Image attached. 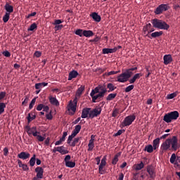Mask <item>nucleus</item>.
<instances>
[{
  "label": "nucleus",
  "instance_id": "1",
  "mask_svg": "<svg viewBox=\"0 0 180 180\" xmlns=\"http://www.w3.org/2000/svg\"><path fill=\"white\" fill-rule=\"evenodd\" d=\"M162 151H178L180 149V143L178 142V137L173 136L164 141L160 146Z\"/></svg>",
  "mask_w": 180,
  "mask_h": 180
},
{
  "label": "nucleus",
  "instance_id": "31",
  "mask_svg": "<svg viewBox=\"0 0 180 180\" xmlns=\"http://www.w3.org/2000/svg\"><path fill=\"white\" fill-rule=\"evenodd\" d=\"M27 124H30V122L36 119V115H33L32 113H29L28 116L27 117Z\"/></svg>",
  "mask_w": 180,
  "mask_h": 180
},
{
  "label": "nucleus",
  "instance_id": "37",
  "mask_svg": "<svg viewBox=\"0 0 180 180\" xmlns=\"http://www.w3.org/2000/svg\"><path fill=\"white\" fill-rule=\"evenodd\" d=\"M116 96H117V94H116V93L110 94L107 96L106 101H113V99H115V98H116Z\"/></svg>",
  "mask_w": 180,
  "mask_h": 180
},
{
  "label": "nucleus",
  "instance_id": "9",
  "mask_svg": "<svg viewBox=\"0 0 180 180\" xmlns=\"http://www.w3.org/2000/svg\"><path fill=\"white\" fill-rule=\"evenodd\" d=\"M37 173L36 176L33 178V180L43 179V174H44V169L41 167H37L35 169Z\"/></svg>",
  "mask_w": 180,
  "mask_h": 180
},
{
  "label": "nucleus",
  "instance_id": "18",
  "mask_svg": "<svg viewBox=\"0 0 180 180\" xmlns=\"http://www.w3.org/2000/svg\"><path fill=\"white\" fill-rule=\"evenodd\" d=\"M4 8L6 11V13H9V15H11V13L13 12V6H11L9 3H6V5L4 6Z\"/></svg>",
  "mask_w": 180,
  "mask_h": 180
},
{
  "label": "nucleus",
  "instance_id": "30",
  "mask_svg": "<svg viewBox=\"0 0 180 180\" xmlns=\"http://www.w3.org/2000/svg\"><path fill=\"white\" fill-rule=\"evenodd\" d=\"M160 36H162V31L155 32L150 34L151 39H155L157 37H160Z\"/></svg>",
  "mask_w": 180,
  "mask_h": 180
},
{
  "label": "nucleus",
  "instance_id": "50",
  "mask_svg": "<svg viewBox=\"0 0 180 180\" xmlns=\"http://www.w3.org/2000/svg\"><path fill=\"white\" fill-rule=\"evenodd\" d=\"M74 137H75V136L73 135V134H71V135L68 136V139L67 141L68 144H71V141H72V139H74Z\"/></svg>",
  "mask_w": 180,
  "mask_h": 180
},
{
  "label": "nucleus",
  "instance_id": "17",
  "mask_svg": "<svg viewBox=\"0 0 180 180\" xmlns=\"http://www.w3.org/2000/svg\"><path fill=\"white\" fill-rule=\"evenodd\" d=\"M117 51V48L109 49L105 48L103 49V54H112Z\"/></svg>",
  "mask_w": 180,
  "mask_h": 180
},
{
  "label": "nucleus",
  "instance_id": "19",
  "mask_svg": "<svg viewBox=\"0 0 180 180\" xmlns=\"http://www.w3.org/2000/svg\"><path fill=\"white\" fill-rule=\"evenodd\" d=\"M65 147H64V146H58L57 150L58 153H60V154H62V155H64L65 154H68V153H70V151L65 150Z\"/></svg>",
  "mask_w": 180,
  "mask_h": 180
},
{
  "label": "nucleus",
  "instance_id": "28",
  "mask_svg": "<svg viewBox=\"0 0 180 180\" xmlns=\"http://www.w3.org/2000/svg\"><path fill=\"white\" fill-rule=\"evenodd\" d=\"M47 85H49V83H46V82L37 83L35 84V89H41V88L44 86H47Z\"/></svg>",
  "mask_w": 180,
  "mask_h": 180
},
{
  "label": "nucleus",
  "instance_id": "13",
  "mask_svg": "<svg viewBox=\"0 0 180 180\" xmlns=\"http://www.w3.org/2000/svg\"><path fill=\"white\" fill-rule=\"evenodd\" d=\"M163 61L165 65H168V64H171L172 63V56L170 54L165 55L163 57Z\"/></svg>",
  "mask_w": 180,
  "mask_h": 180
},
{
  "label": "nucleus",
  "instance_id": "7",
  "mask_svg": "<svg viewBox=\"0 0 180 180\" xmlns=\"http://www.w3.org/2000/svg\"><path fill=\"white\" fill-rule=\"evenodd\" d=\"M136 120V115H131L129 116H127L124 118V120L122 122V126L126 127V126H130L131 123H133Z\"/></svg>",
  "mask_w": 180,
  "mask_h": 180
},
{
  "label": "nucleus",
  "instance_id": "45",
  "mask_svg": "<svg viewBox=\"0 0 180 180\" xmlns=\"http://www.w3.org/2000/svg\"><path fill=\"white\" fill-rule=\"evenodd\" d=\"M176 92L172 93L170 94H167V99H174L176 96Z\"/></svg>",
  "mask_w": 180,
  "mask_h": 180
},
{
  "label": "nucleus",
  "instance_id": "23",
  "mask_svg": "<svg viewBox=\"0 0 180 180\" xmlns=\"http://www.w3.org/2000/svg\"><path fill=\"white\" fill-rule=\"evenodd\" d=\"M68 110H71L72 112H75V111L77 110V103H73L70 101Z\"/></svg>",
  "mask_w": 180,
  "mask_h": 180
},
{
  "label": "nucleus",
  "instance_id": "48",
  "mask_svg": "<svg viewBox=\"0 0 180 180\" xmlns=\"http://www.w3.org/2000/svg\"><path fill=\"white\" fill-rule=\"evenodd\" d=\"M6 97V91H1L0 92V101L5 99Z\"/></svg>",
  "mask_w": 180,
  "mask_h": 180
},
{
  "label": "nucleus",
  "instance_id": "27",
  "mask_svg": "<svg viewBox=\"0 0 180 180\" xmlns=\"http://www.w3.org/2000/svg\"><path fill=\"white\" fill-rule=\"evenodd\" d=\"M79 131H81V125L78 124L75 127V129H73V131L72 132V134L73 136H77V134H78V133H79Z\"/></svg>",
  "mask_w": 180,
  "mask_h": 180
},
{
  "label": "nucleus",
  "instance_id": "15",
  "mask_svg": "<svg viewBox=\"0 0 180 180\" xmlns=\"http://www.w3.org/2000/svg\"><path fill=\"white\" fill-rule=\"evenodd\" d=\"M18 158L20 160H27L30 158V153L27 152H21L18 155Z\"/></svg>",
  "mask_w": 180,
  "mask_h": 180
},
{
  "label": "nucleus",
  "instance_id": "53",
  "mask_svg": "<svg viewBox=\"0 0 180 180\" xmlns=\"http://www.w3.org/2000/svg\"><path fill=\"white\" fill-rule=\"evenodd\" d=\"M88 147L89 148L87 149V151H92L95 148V143H89Z\"/></svg>",
  "mask_w": 180,
  "mask_h": 180
},
{
  "label": "nucleus",
  "instance_id": "60",
  "mask_svg": "<svg viewBox=\"0 0 180 180\" xmlns=\"http://www.w3.org/2000/svg\"><path fill=\"white\" fill-rule=\"evenodd\" d=\"M67 136H68V133L67 131H64L63 136L60 138V139L63 141H65V137H67Z\"/></svg>",
  "mask_w": 180,
  "mask_h": 180
},
{
  "label": "nucleus",
  "instance_id": "40",
  "mask_svg": "<svg viewBox=\"0 0 180 180\" xmlns=\"http://www.w3.org/2000/svg\"><path fill=\"white\" fill-rule=\"evenodd\" d=\"M10 18H11V14H9V13H6L3 17V22L4 23H6L9 20Z\"/></svg>",
  "mask_w": 180,
  "mask_h": 180
},
{
  "label": "nucleus",
  "instance_id": "29",
  "mask_svg": "<svg viewBox=\"0 0 180 180\" xmlns=\"http://www.w3.org/2000/svg\"><path fill=\"white\" fill-rule=\"evenodd\" d=\"M83 36L84 37H92L94 36V32L92 30H84Z\"/></svg>",
  "mask_w": 180,
  "mask_h": 180
},
{
  "label": "nucleus",
  "instance_id": "47",
  "mask_svg": "<svg viewBox=\"0 0 180 180\" xmlns=\"http://www.w3.org/2000/svg\"><path fill=\"white\" fill-rule=\"evenodd\" d=\"M133 89H134V85H129L125 88V92H130V91H133Z\"/></svg>",
  "mask_w": 180,
  "mask_h": 180
},
{
  "label": "nucleus",
  "instance_id": "10",
  "mask_svg": "<svg viewBox=\"0 0 180 180\" xmlns=\"http://www.w3.org/2000/svg\"><path fill=\"white\" fill-rule=\"evenodd\" d=\"M106 167V155H105L98 166V173L101 174V175H103L105 170H103V167Z\"/></svg>",
  "mask_w": 180,
  "mask_h": 180
},
{
  "label": "nucleus",
  "instance_id": "8",
  "mask_svg": "<svg viewBox=\"0 0 180 180\" xmlns=\"http://www.w3.org/2000/svg\"><path fill=\"white\" fill-rule=\"evenodd\" d=\"M168 9H169V6H168V4H160L156 8L155 13V15H161L162 12H166Z\"/></svg>",
  "mask_w": 180,
  "mask_h": 180
},
{
  "label": "nucleus",
  "instance_id": "51",
  "mask_svg": "<svg viewBox=\"0 0 180 180\" xmlns=\"http://www.w3.org/2000/svg\"><path fill=\"white\" fill-rule=\"evenodd\" d=\"M119 72H117V71H110V72H105V74H104V75H107L108 77H110V75H116V74H117Z\"/></svg>",
  "mask_w": 180,
  "mask_h": 180
},
{
  "label": "nucleus",
  "instance_id": "24",
  "mask_svg": "<svg viewBox=\"0 0 180 180\" xmlns=\"http://www.w3.org/2000/svg\"><path fill=\"white\" fill-rule=\"evenodd\" d=\"M121 155L122 152H119L115 155L114 158L112 160V165H116V164H117V162L119 161V157H120Z\"/></svg>",
  "mask_w": 180,
  "mask_h": 180
},
{
  "label": "nucleus",
  "instance_id": "6",
  "mask_svg": "<svg viewBox=\"0 0 180 180\" xmlns=\"http://www.w3.org/2000/svg\"><path fill=\"white\" fill-rule=\"evenodd\" d=\"M102 112V108L101 106H96L92 109L91 108H85L82 110V113H101Z\"/></svg>",
  "mask_w": 180,
  "mask_h": 180
},
{
  "label": "nucleus",
  "instance_id": "63",
  "mask_svg": "<svg viewBox=\"0 0 180 180\" xmlns=\"http://www.w3.org/2000/svg\"><path fill=\"white\" fill-rule=\"evenodd\" d=\"M37 139L38 141H44V137L41 136V135H38Z\"/></svg>",
  "mask_w": 180,
  "mask_h": 180
},
{
  "label": "nucleus",
  "instance_id": "49",
  "mask_svg": "<svg viewBox=\"0 0 180 180\" xmlns=\"http://www.w3.org/2000/svg\"><path fill=\"white\" fill-rule=\"evenodd\" d=\"M34 103H36V98H34L29 105V109H33V106H34Z\"/></svg>",
  "mask_w": 180,
  "mask_h": 180
},
{
  "label": "nucleus",
  "instance_id": "46",
  "mask_svg": "<svg viewBox=\"0 0 180 180\" xmlns=\"http://www.w3.org/2000/svg\"><path fill=\"white\" fill-rule=\"evenodd\" d=\"M5 108H6V105L4 103H0V113H4Z\"/></svg>",
  "mask_w": 180,
  "mask_h": 180
},
{
  "label": "nucleus",
  "instance_id": "55",
  "mask_svg": "<svg viewBox=\"0 0 180 180\" xmlns=\"http://www.w3.org/2000/svg\"><path fill=\"white\" fill-rule=\"evenodd\" d=\"M123 133H124V129H120L117 131V132L116 134H115V136L117 137V136H121V134H123Z\"/></svg>",
  "mask_w": 180,
  "mask_h": 180
},
{
  "label": "nucleus",
  "instance_id": "33",
  "mask_svg": "<svg viewBox=\"0 0 180 180\" xmlns=\"http://www.w3.org/2000/svg\"><path fill=\"white\" fill-rule=\"evenodd\" d=\"M107 88L108 89H109L108 91H107V92H113V91L116 89V86H115V85H113V84L112 83H108L107 84Z\"/></svg>",
  "mask_w": 180,
  "mask_h": 180
},
{
  "label": "nucleus",
  "instance_id": "41",
  "mask_svg": "<svg viewBox=\"0 0 180 180\" xmlns=\"http://www.w3.org/2000/svg\"><path fill=\"white\" fill-rule=\"evenodd\" d=\"M65 167H68V168H74L75 167V162H66Z\"/></svg>",
  "mask_w": 180,
  "mask_h": 180
},
{
  "label": "nucleus",
  "instance_id": "43",
  "mask_svg": "<svg viewBox=\"0 0 180 180\" xmlns=\"http://www.w3.org/2000/svg\"><path fill=\"white\" fill-rule=\"evenodd\" d=\"M136 70H137V67L127 69L125 72L131 77V75H133V71H136Z\"/></svg>",
  "mask_w": 180,
  "mask_h": 180
},
{
  "label": "nucleus",
  "instance_id": "38",
  "mask_svg": "<svg viewBox=\"0 0 180 180\" xmlns=\"http://www.w3.org/2000/svg\"><path fill=\"white\" fill-rule=\"evenodd\" d=\"M36 29H37V24H36V22H34L30 26L27 30L28 32H33V30H36Z\"/></svg>",
  "mask_w": 180,
  "mask_h": 180
},
{
  "label": "nucleus",
  "instance_id": "58",
  "mask_svg": "<svg viewBox=\"0 0 180 180\" xmlns=\"http://www.w3.org/2000/svg\"><path fill=\"white\" fill-rule=\"evenodd\" d=\"M61 23H63V20H55L54 22L53 23V25H54L55 26L58 25H61Z\"/></svg>",
  "mask_w": 180,
  "mask_h": 180
},
{
  "label": "nucleus",
  "instance_id": "39",
  "mask_svg": "<svg viewBox=\"0 0 180 180\" xmlns=\"http://www.w3.org/2000/svg\"><path fill=\"white\" fill-rule=\"evenodd\" d=\"M75 34H77V36H79V37H82L84 36V30L82 29H77Z\"/></svg>",
  "mask_w": 180,
  "mask_h": 180
},
{
  "label": "nucleus",
  "instance_id": "52",
  "mask_svg": "<svg viewBox=\"0 0 180 180\" xmlns=\"http://www.w3.org/2000/svg\"><path fill=\"white\" fill-rule=\"evenodd\" d=\"M99 113H89V119H94V117H98Z\"/></svg>",
  "mask_w": 180,
  "mask_h": 180
},
{
  "label": "nucleus",
  "instance_id": "26",
  "mask_svg": "<svg viewBox=\"0 0 180 180\" xmlns=\"http://www.w3.org/2000/svg\"><path fill=\"white\" fill-rule=\"evenodd\" d=\"M91 16L92 17V19H94L95 22H101V15H98L97 13H92Z\"/></svg>",
  "mask_w": 180,
  "mask_h": 180
},
{
  "label": "nucleus",
  "instance_id": "16",
  "mask_svg": "<svg viewBox=\"0 0 180 180\" xmlns=\"http://www.w3.org/2000/svg\"><path fill=\"white\" fill-rule=\"evenodd\" d=\"M147 172L149 174L150 177L153 179V178H155V170L154 169V167L153 166H148L147 168Z\"/></svg>",
  "mask_w": 180,
  "mask_h": 180
},
{
  "label": "nucleus",
  "instance_id": "14",
  "mask_svg": "<svg viewBox=\"0 0 180 180\" xmlns=\"http://www.w3.org/2000/svg\"><path fill=\"white\" fill-rule=\"evenodd\" d=\"M37 110L40 111L43 110V112H46V113H49V110H50V108L49 105H45L44 104H39L37 107Z\"/></svg>",
  "mask_w": 180,
  "mask_h": 180
},
{
  "label": "nucleus",
  "instance_id": "34",
  "mask_svg": "<svg viewBox=\"0 0 180 180\" xmlns=\"http://www.w3.org/2000/svg\"><path fill=\"white\" fill-rule=\"evenodd\" d=\"M154 150V147L152 145H148L145 147L144 151H147V153H151Z\"/></svg>",
  "mask_w": 180,
  "mask_h": 180
},
{
  "label": "nucleus",
  "instance_id": "25",
  "mask_svg": "<svg viewBox=\"0 0 180 180\" xmlns=\"http://www.w3.org/2000/svg\"><path fill=\"white\" fill-rule=\"evenodd\" d=\"M160 140H161L160 138H157L153 140V150H157V148L160 147Z\"/></svg>",
  "mask_w": 180,
  "mask_h": 180
},
{
  "label": "nucleus",
  "instance_id": "59",
  "mask_svg": "<svg viewBox=\"0 0 180 180\" xmlns=\"http://www.w3.org/2000/svg\"><path fill=\"white\" fill-rule=\"evenodd\" d=\"M4 57H11V53L8 51H5L2 53Z\"/></svg>",
  "mask_w": 180,
  "mask_h": 180
},
{
  "label": "nucleus",
  "instance_id": "11",
  "mask_svg": "<svg viewBox=\"0 0 180 180\" xmlns=\"http://www.w3.org/2000/svg\"><path fill=\"white\" fill-rule=\"evenodd\" d=\"M25 130L27 131L28 136H30L32 133H34V131H37V127H32L30 128V126L29 124H27V125L25 127Z\"/></svg>",
  "mask_w": 180,
  "mask_h": 180
},
{
  "label": "nucleus",
  "instance_id": "44",
  "mask_svg": "<svg viewBox=\"0 0 180 180\" xmlns=\"http://www.w3.org/2000/svg\"><path fill=\"white\" fill-rule=\"evenodd\" d=\"M171 164H175L176 161V155L175 153H172L169 160Z\"/></svg>",
  "mask_w": 180,
  "mask_h": 180
},
{
  "label": "nucleus",
  "instance_id": "32",
  "mask_svg": "<svg viewBox=\"0 0 180 180\" xmlns=\"http://www.w3.org/2000/svg\"><path fill=\"white\" fill-rule=\"evenodd\" d=\"M134 169H136V171H140V169H143V168H144V163H143V162H141L139 164L135 165L134 166Z\"/></svg>",
  "mask_w": 180,
  "mask_h": 180
},
{
  "label": "nucleus",
  "instance_id": "5",
  "mask_svg": "<svg viewBox=\"0 0 180 180\" xmlns=\"http://www.w3.org/2000/svg\"><path fill=\"white\" fill-rule=\"evenodd\" d=\"M130 78H131L130 75L124 72L117 76V82L124 83V82H127V81H129V79Z\"/></svg>",
  "mask_w": 180,
  "mask_h": 180
},
{
  "label": "nucleus",
  "instance_id": "61",
  "mask_svg": "<svg viewBox=\"0 0 180 180\" xmlns=\"http://www.w3.org/2000/svg\"><path fill=\"white\" fill-rule=\"evenodd\" d=\"M70 160H71V155H67L65 156V159H64V161H65V164H66L67 162H68L70 161Z\"/></svg>",
  "mask_w": 180,
  "mask_h": 180
},
{
  "label": "nucleus",
  "instance_id": "35",
  "mask_svg": "<svg viewBox=\"0 0 180 180\" xmlns=\"http://www.w3.org/2000/svg\"><path fill=\"white\" fill-rule=\"evenodd\" d=\"M85 89L84 86H80L76 93V96H78L79 98L81 96V95H82V92H84V90Z\"/></svg>",
  "mask_w": 180,
  "mask_h": 180
},
{
  "label": "nucleus",
  "instance_id": "3",
  "mask_svg": "<svg viewBox=\"0 0 180 180\" xmlns=\"http://www.w3.org/2000/svg\"><path fill=\"white\" fill-rule=\"evenodd\" d=\"M96 88L98 90V94L96 95V97H94V99H98V101L99 102V101H101L102 98L105 96V94L108 92V89L105 85H98Z\"/></svg>",
  "mask_w": 180,
  "mask_h": 180
},
{
  "label": "nucleus",
  "instance_id": "62",
  "mask_svg": "<svg viewBox=\"0 0 180 180\" xmlns=\"http://www.w3.org/2000/svg\"><path fill=\"white\" fill-rule=\"evenodd\" d=\"M63 27H64L63 25H58L55 26L56 30H61Z\"/></svg>",
  "mask_w": 180,
  "mask_h": 180
},
{
  "label": "nucleus",
  "instance_id": "54",
  "mask_svg": "<svg viewBox=\"0 0 180 180\" xmlns=\"http://www.w3.org/2000/svg\"><path fill=\"white\" fill-rule=\"evenodd\" d=\"M101 40V38L99 37L96 36L94 39H91L89 41L90 43H98Z\"/></svg>",
  "mask_w": 180,
  "mask_h": 180
},
{
  "label": "nucleus",
  "instance_id": "56",
  "mask_svg": "<svg viewBox=\"0 0 180 180\" xmlns=\"http://www.w3.org/2000/svg\"><path fill=\"white\" fill-rule=\"evenodd\" d=\"M34 57H37L39 58V57H41V52L39 51H36L34 53Z\"/></svg>",
  "mask_w": 180,
  "mask_h": 180
},
{
  "label": "nucleus",
  "instance_id": "64",
  "mask_svg": "<svg viewBox=\"0 0 180 180\" xmlns=\"http://www.w3.org/2000/svg\"><path fill=\"white\" fill-rule=\"evenodd\" d=\"M124 178V174L123 173H120L118 176V179L117 180H123Z\"/></svg>",
  "mask_w": 180,
  "mask_h": 180
},
{
  "label": "nucleus",
  "instance_id": "36",
  "mask_svg": "<svg viewBox=\"0 0 180 180\" xmlns=\"http://www.w3.org/2000/svg\"><path fill=\"white\" fill-rule=\"evenodd\" d=\"M30 167H34L36 164V155H33V156L30 160Z\"/></svg>",
  "mask_w": 180,
  "mask_h": 180
},
{
  "label": "nucleus",
  "instance_id": "4",
  "mask_svg": "<svg viewBox=\"0 0 180 180\" xmlns=\"http://www.w3.org/2000/svg\"><path fill=\"white\" fill-rule=\"evenodd\" d=\"M179 117V113H168L164 116L163 120L166 123H171L172 120H176Z\"/></svg>",
  "mask_w": 180,
  "mask_h": 180
},
{
  "label": "nucleus",
  "instance_id": "2",
  "mask_svg": "<svg viewBox=\"0 0 180 180\" xmlns=\"http://www.w3.org/2000/svg\"><path fill=\"white\" fill-rule=\"evenodd\" d=\"M151 23L155 29H160L161 30H168L169 29V25L162 20L155 18L151 20Z\"/></svg>",
  "mask_w": 180,
  "mask_h": 180
},
{
  "label": "nucleus",
  "instance_id": "20",
  "mask_svg": "<svg viewBox=\"0 0 180 180\" xmlns=\"http://www.w3.org/2000/svg\"><path fill=\"white\" fill-rule=\"evenodd\" d=\"M141 77H142L141 73L135 74L134 76L132 77V79H130L129 80V84H134V82H136V79H140Z\"/></svg>",
  "mask_w": 180,
  "mask_h": 180
},
{
  "label": "nucleus",
  "instance_id": "21",
  "mask_svg": "<svg viewBox=\"0 0 180 180\" xmlns=\"http://www.w3.org/2000/svg\"><path fill=\"white\" fill-rule=\"evenodd\" d=\"M78 72H77L76 70H72L69 73V76H68V81H71V79H72L73 78H77V77H78Z\"/></svg>",
  "mask_w": 180,
  "mask_h": 180
},
{
  "label": "nucleus",
  "instance_id": "42",
  "mask_svg": "<svg viewBox=\"0 0 180 180\" xmlns=\"http://www.w3.org/2000/svg\"><path fill=\"white\" fill-rule=\"evenodd\" d=\"M78 143H79V138H75L73 141L70 143V146H71V147H75Z\"/></svg>",
  "mask_w": 180,
  "mask_h": 180
},
{
  "label": "nucleus",
  "instance_id": "22",
  "mask_svg": "<svg viewBox=\"0 0 180 180\" xmlns=\"http://www.w3.org/2000/svg\"><path fill=\"white\" fill-rule=\"evenodd\" d=\"M96 94H98V89H96V87L94 90H92L90 94V96H91L92 102L94 103H96V101H98V99H94V98L96 97V95H95Z\"/></svg>",
  "mask_w": 180,
  "mask_h": 180
},
{
  "label": "nucleus",
  "instance_id": "12",
  "mask_svg": "<svg viewBox=\"0 0 180 180\" xmlns=\"http://www.w3.org/2000/svg\"><path fill=\"white\" fill-rule=\"evenodd\" d=\"M49 102L51 105H53V106L58 107L60 106V102H58V100L56 97H53V96H50L49 97Z\"/></svg>",
  "mask_w": 180,
  "mask_h": 180
},
{
  "label": "nucleus",
  "instance_id": "57",
  "mask_svg": "<svg viewBox=\"0 0 180 180\" xmlns=\"http://www.w3.org/2000/svg\"><path fill=\"white\" fill-rule=\"evenodd\" d=\"M27 102H29V96H25V98L24 101H22V105H27Z\"/></svg>",
  "mask_w": 180,
  "mask_h": 180
}]
</instances>
